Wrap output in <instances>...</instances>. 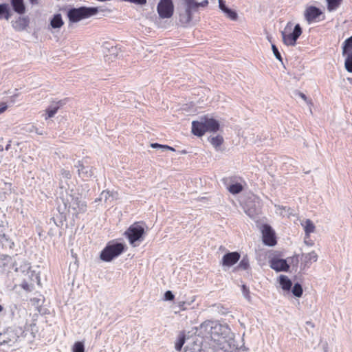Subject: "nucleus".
Wrapping results in <instances>:
<instances>
[{"label": "nucleus", "instance_id": "nucleus-14", "mask_svg": "<svg viewBox=\"0 0 352 352\" xmlns=\"http://www.w3.org/2000/svg\"><path fill=\"white\" fill-rule=\"evenodd\" d=\"M279 282L283 289L288 291L291 289L292 283L286 276L281 275Z\"/></svg>", "mask_w": 352, "mask_h": 352}, {"label": "nucleus", "instance_id": "nucleus-27", "mask_svg": "<svg viewBox=\"0 0 352 352\" xmlns=\"http://www.w3.org/2000/svg\"><path fill=\"white\" fill-rule=\"evenodd\" d=\"M151 146L153 148H162L164 150H169V151H175V148L170 146H168V145H163V144H160L158 143H152L151 144Z\"/></svg>", "mask_w": 352, "mask_h": 352}, {"label": "nucleus", "instance_id": "nucleus-28", "mask_svg": "<svg viewBox=\"0 0 352 352\" xmlns=\"http://www.w3.org/2000/svg\"><path fill=\"white\" fill-rule=\"evenodd\" d=\"M84 344L81 342H76L73 346V352H84Z\"/></svg>", "mask_w": 352, "mask_h": 352}, {"label": "nucleus", "instance_id": "nucleus-38", "mask_svg": "<svg viewBox=\"0 0 352 352\" xmlns=\"http://www.w3.org/2000/svg\"><path fill=\"white\" fill-rule=\"evenodd\" d=\"M7 105L5 102L0 103V114L3 113L7 109Z\"/></svg>", "mask_w": 352, "mask_h": 352}, {"label": "nucleus", "instance_id": "nucleus-11", "mask_svg": "<svg viewBox=\"0 0 352 352\" xmlns=\"http://www.w3.org/2000/svg\"><path fill=\"white\" fill-rule=\"evenodd\" d=\"M270 265L271 268L276 272H287L289 268L286 260L278 258H272L270 261Z\"/></svg>", "mask_w": 352, "mask_h": 352}, {"label": "nucleus", "instance_id": "nucleus-31", "mask_svg": "<svg viewBox=\"0 0 352 352\" xmlns=\"http://www.w3.org/2000/svg\"><path fill=\"white\" fill-rule=\"evenodd\" d=\"M21 287L27 292H31L33 289V285L29 284L27 281L24 280L21 284Z\"/></svg>", "mask_w": 352, "mask_h": 352}, {"label": "nucleus", "instance_id": "nucleus-23", "mask_svg": "<svg viewBox=\"0 0 352 352\" xmlns=\"http://www.w3.org/2000/svg\"><path fill=\"white\" fill-rule=\"evenodd\" d=\"M250 267V261L249 258L247 256H245L243 257V258L239 262L237 269L239 270H247Z\"/></svg>", "mask_w": 352, "mask_h": 352}, {"label": "nucleus", "instance_id": "nucleus-36", "mask_svg": "<svg viewBox=\"0 0 352 352\" xmlns=\"http://www.w3.org/2000/svg\"><path fill=\"white\" fill-rule=\"evenodd\" d=\"M84 168H85V166H84L82 162L79 161L78 162V175L80 176H81L84 174V172H83Z\"/></svg>", "mask_w": 352, "mask_h": 352}, {"label": "nucleus", "instance_id": "nucleus-30", "mask_svg": "<svg viewBox=\"0 0 352 352\" xmlns=\"http://www.w3.org/2000/svg\"><path fill=\"white\" fill-rule=\"evenodd\" d=\"M241 289H242V292H243V294L245 296V298L246 299H248L249 301H250L251 296H250V292L249 288L246 285H243L241 287Z\"/></svg>", "mask_w": 352, "mask_h": 352}, {"label": "nucleus", "instance_id": "nucleus-32", "mask_svg": "<svg viewBox=\"0 0 352 352\" xmlns=\"http://www.w3.org/2000/svg\"><path fill=\"white\" fill-rule=\"evenodd\" d=\"M194 3L196 5L195 8H193L194 11H197L199 6L201 7H206L208 5V0H204L201 3H197L194 0Z\"/></svg>", "mask_w": 352, "mask_h": 352}, {"label": "nucleus", "instance_id": "nucleus-18", "mask_svg": "<svg viewBox=\"0 0 352 352\" xmlns=\"http://www.w3.org/2000/svg\"><path fill=\"white\" fill-rule=\"evenodd\" d=\"M63 102L60 100L56 103V105L55 107H51L47 108L46 109V113L47 114V117L46 118V119L52 118L56 113L58 109L63 105Z\"/></svg>", "mask_w": 352, "mask_h": 352}, {"label": "nucleus", "instance_id": "nucleus-4", "mask_svg": "<svg viewBox=\"0 0 352 352\" xmlns=\"http://www.w3.org/2000/svg\"><path fill=\"white\" fill-rule=\"evenodd\" d=\"M98 12L96 8L80 7L73 8L68 12V17L72 22H77L94 15Z\"/></svg>", "mask_w": 352, "mask_h": 352}, {"label": "nucleus", "instance_id": "nucleus-19", "mask_svg": "<svg viewBox=\"0 0 352 352\" xmlns=\"http://www.w3.org/2000/svg\"><path fill=\"white\" fill-rule=\"evenodd\" d=\"M350 52H352V36L344 41L342 46V55Z\"/></svg>", "mask_w": 352, "mask_h": 352}, {"label": "nucleus", "instance_id": "nucleus-21", "mask_svg": "<svg viewBox=\"0 0 352 352\" xmlns=\"http://www.w3.org/2000/svg\"><path fill=\"white\" fill-rule=\"evenodd\" d=\"M344 67L347 72L352 73V52L346 53Z\"/></svg>", "mask_w": 352, "mask_h": 352}, {"label": "nucleus", "instance_id": "nucleus-25", "mask_svg": "<svg viewBox=\"0 0 352 352\" xmlns=\"http://www.w3.org/2000/svg\"><path fill=\"white\" fill-rule=\"evenodd\" d=\"M185 335L184 333H181L175 342V349L177 351H180L185 343Z\"/></svg>", "mask_w": 352, "mask_h": 352}, {"label": "nucleus", "instance_id": "nucleus-7", "mask_svg": "<svg viewBox=\"0 0 352 352\" xmlns=\"http://www.w3.org/2000/svg\"><path fill=\"white\" fill-rule=\"evenodd\" d=\"M157 10L162 19L170 18L174 12V5L172 0H160Z\"/></svg>", "mask_w": 352, "mask_h": 352}, {"label": "nucleus", "instance_id": "nucleus-6", "mask_svg": "<svg viewBox=\"0 0 352 352\" xmlns=\"http://www.w3.org/2000/svg\"><path fill=\"white\" fill-rule=\"evenodd\" d=\"M186 6L185 12L182 13L179 16V23L183 27H186L192 21L193 8L196 5L194 0H184Z\"/></svg>", "mask_w": 352, "mask_h": 352}, {"label": "nucleus", "instance_id": "nucleus-5", "mask_svg": "<svg viewBox=\"0 0 352 352\" xmlns=\"http://www.w3.org/2000/svg\"><path fill=\"white\" fill-rule=\"evenodd\" d=\"M131 244L140 240L144 234V229L140 222H135L127 229L124 233Z\"/></svg>", "mask_w": 352, "mask_h": 352}, {"label": "nucleus", "instance_id": "nucleus-12", "mask_svg": "<svg viewBox=\"0 0 352 352\" xmlns=\"http://www.w3.org/2000/svg\"><path fill=\"white\" fill-rule=\"evenodd\" d=\"M30 20L27 16H19L12 22L13 28L18 32L24 31L28 27Z\"/></svg>", "mask_w": 352, "mask_h": 352}, {"label": "nucleus", "instance_id": "nucleus-9", "mask_svg": "<svg viewBox=\"0 0 352 352\" xmlns=\"http://www.w3.org/2000/svg\"><path fill=\"white\" fill-rule=\"evenodd\" d=\"M322 14V12L315 6H309L306 8L304 15L308 23L318 21V19Z\"/></svg>", "mask_w": 352, "mask_h": 352}, {"label": "nucleus", "instance_id": "nucleus-33", "mask_svg": "<svg viewBox=\"0 0 352 352\" xmlns=\"http://www.w3.org/2000/svg\"><path fill=\"white\" fill-rule=\"evenodd\" d=\"M272 48L274 54L276 56V58L278 60H279L280 62H283L282 56H281L280 52H278V48L276 47V45H272Z\"/></svg>", "mask_w": 352, "mask_h": 352}, {"label": "nucleus", "instance_id": "nucleus-29", "mask_svg": "<svg viewBox=\"0 0 352 352\" xmlns=\"http://www.w3.org/2000/svg\"><path fill=\"white\" fill-rule=\"evenodd\" d=\"M225 13L226 14L228 18H230V19L233 20V21H235L237 19V14L235 11L231 10V9H229L228 8L226 11H225Z\"/></svg>", "mask_w": 352, "mask_h": 352}, {"label": "nucleus", "instance_id": "nucleus-40", "mask_svg": "<svg viewBox=\"0 0 352 352\" xmlns=\"http://www.w3.org/2000/svg\"><path fill=\"white\" fill-rule=\"evenodd\" d=\"M299 96H300V97L302 99H303L305 101H306V100H307V96H305V94H304L303 93L300 92V93H299Z\"/></svg>", "mask_w": 352, "mask_h": 352}, {"label": "nucleus", "instance_id": "nucleus-26", "mask_svg": "<svg viewBox=\"0 0 352 352\" xmlns=\"http://www.w3.org/2000/svg\"><path fill=\"white\" fill-rule=\"evenodd\" d=\"M292 293L296 297H300L302 294V288L298 283H296L293 287Z\"/></svg>", "mask_w": 352, "mask_h": 352}, {"label": "nucleus", "instance_id": "nucleus-17", "mask_svg": "<svg viewBox=\"0 0 352 352\" xmlns=\"http://www.w3.org/2000/svg\"><path fill=\"white\" fill-rule=\"evenodd\" d=\"M327 2V10L332 12L337 10L341 5L343 0H326Z\"/></svg>", "mask_w": 352, "mask_h": 352}, {"label": "nucleus", "instance_id": "nucleus-42", "mask_svg": "<svg viewBox=\"0 0 352 352\" xmlns=\"http://www.w3.org/2000/svg\"><path fill=\"white\" fill-rule=\"evenodd\" d=\"M180 153H181L182 154H186V153H187V151H186V150H182V151H180Z\"/></svg>", "mask_w": 352, "mask_h": 352}, {"label": "nucleus", "instance_id": "nucleus-1", "mask_svg": "<svg viewBox=\"0 0 352 352\" xmlns=\"http://www.w3.org/2000/svg\"><path fill=\"white\" fill-rule=\"evenodd\" d=\"M219 129V124L214 118L204 116L200 120L192 122L191 132L197 137L203 136L206 132H216Z\"/></svg>", "mask_w": 352, "mask_h": 352}, {"label": "nucleus", "instance_id": "nucleus-8", "mask_svg": "<svg viewBox=\"0 0 352 352\" xmlns=\"http://www.w3.org/2000/svg\"><path fill=\"white\" fill-rule=\"evenodd\" d=\"M261 232L263 241L265 245L268 246H274L276 244L277 241L275 232L269 225H263Z\"/></svg>", "mask_w": 352, "mask_h": 352}, {"label": "nucleus", "instance_id": "nucleus-24", "mask_svg": "<svg viewBox=\"0 0 352 352\" xmlns=\"http://www.w3.org/2000/svg\"><path fill=\"white\" fill-rule=\"evenodd\" d=\"M210 142L214 147L218 148L223 144V138L222 136L218 135L215 137L212 138Z\"/></svg>", "mask_w": 352, "mask_h": 352}, {"label": "nucleus", "instance_id": "nucleus-43", "mask_svg": "<svg viewBox=\"0 0 352 352\" xmlns=\"http://www.w3.org/2000/svg\"><path fill=\"white\" fill-rule=\"evenodd\" d=\"M3 309V307L0 305V312L2 311Z\"/></svg>", "mask_w": 352, "mask_h": 352}, {"label": "nucleus", "instance_id": "nucleus-2", "mask_svg": "<svg viewBox=\"0 0 352 352\" xmlns=\"http://www.w3.org/2000/svg\"><path fill=\"white\" fill-rule=\"evenodd\" d=\"M125 245L121 243H109L102 250L100 258L105 262H110L120 255L124 250Z\"/></svg>", "mask_w": 352, "mask_h": 352}, {"label": "nucleus", "instance_id": "nucleus-20", "mask_svg": "<svg viewBox=\"0 0 352 352\" xmlns=\"http://www.w3.org/2000/svg\"><path fill=\"white\" fill-rule=\"evenodd\" d=\"M63 25V21L60 14L54 15L51 21V25L54 28H59Z\"/></svg>", "mask_w": 352, "mask_h": 352}, {"label": "nucleus", "instance_id": "nucleus-10", "mask_svg": "<svg viewBox=\"0 0 352 352\" xmlns=\"http://www.w3.org/2000/svg\"><path fill=\"white\" fill-rule=\"evenodd\" d=\"M240 258L241 255L237 252H228L223 256L221 265L225 267H231L236 264Z\"/></svg>", "mask_w": 352, "mask_h": 352}, {"label": "nucleus", "instance_id": "nucleus-34", "mask_svg": "<svg viewBox=\"0 0 352 352\" xmlns=\"http://www.w3.org/2000/svg\"><path fill=\"white\" fill-rule=\"evenodd\" d=\"M307 258L311 262H316L318 259V255L315 252H311L307 254Z\"/></svg>", "mask_w": 352, "mask_h": 352}, {"label": "nucleus", "instance_id": "nucleus-16", "mask_svg": "<svg viewBox=\"0 0 352 352\" xmlns=\"http://www.w3.org/2000/svg\"><path fill=\"white\" fill-rule=\"evenodd\" d=\"M307 236H309L311 233L315 231V226L310 219H307L302 224Z\"/></svg>", "mask_w": 352, "mask_h": 352}, {"label": "nucleus", "instance_id": "nucleus-37", "mask_svg": "<svg viewBox=\"0 0 352 352\" xmlns=\"http://www.w3.org/2000/svg\"><path fill=\"white\" fill-rule=\"evenodd\" d=\"M219 8L225 12V11L228 9V8L226 6L225 3L223 0H219Z\"/></svg>", "mask_w": 352, "mask_h": 352}, {"label": "nucleus", "instance_id": "nucleus-13", "mask_svg": "<svg viewBox=\"0 0 352 352\" xmlns=\"http://www.w3.org/2000/svg\"><path fill=\"white\" fill-rule=\"evenodd\" d=\"M12 7L14 12L22 14L25 12V6L23 0H10Z\"/></svg>", "mask_w": 352, "mask_h": 352}, {"label": "nucleus", "instance_id": "nucleus-35", "mask_svg": "<svg viewBox=\"0 0 352 352\" xmlns=\"http://www.w3.org/2000/svg\"><path fill=\"white\" fill-rule=\"evenodd\" d=\"M174 298H175V296L170 291H167L165 292L164 299L166 300H174Z\"/></svg>", "mask_w": 352, "mask_h": 352}, {"label": "nucleus", "instance_id": "nucleus-39", "mask_svg": "<svg viewBox=\"0 0 352 352\" xmlns=\"http://www.w3.org/2000/svg\"><path fill=\"white\" fill-rule=\"evenodd\" d=\"M185 305V302L184 301H181L179 302V307L182 309V310H185L186 309L184 307Z\"/></svg>", "mask_w": 352, "mask_h": 352}, {"label": "nucleus", "instance_id": "nucleus-41", "mask_svg": "<svg viewBox=\"0 0 352 352\" xmlns=\"http://www.w3.org/2000/svg\"><path fill=\"white\" fill-rule=\"evenodd\" d=\"M30 3L32 4H38V0H29Z\"/></svg>", "mask_w": 352, "mask_h": 352}, {"label": "nucleus", "instance_id": "nucleus-15", "mask_svg": "<svg viewBox=\"0 0 352 352\" xmlns=\"http://www.w3.org/2000/svg\"><path fill=\"white\" fill-rule=\"evenodd\" d=\"M10 17V12L8 6L6 3L0 4V19L8 20Z\"/></svg>", "mask_w": 352, "mask_h": 352}, {"label": "nucleus", "instance_id": "nucleus-22", "mask_svg": "<svg viewBox=\"0 0 352 352\" xmlns=\"http://www.w3.org/2000/svg\"><path fill=\"white\" fill-rule=\"evenodd\" d=\"M228 190L230 193L236 195L241 192L243 190V187L241 184L236 183L229 186Z\"/></svg>", "mask_w": 352, "mask_h": 352}, {"label": "nucleus", "instance_id": "nucleus-3", "mask_svg": "<svg viewBox=\"0 0 352 352\" xmlns=\"http://www.w3.org/2000/svg\"><path fill=\"white\" fill-rule=\"evenodd\" d=\"M292 25L289 23L287 24L285 30L282 32L283 43L288 46H294L296 43L297 39L302 34V28L299 24L295 25L294 29L292 31Z\"/></svg>", "mask_w": 352, "mask_h": 352}]
</instances>
